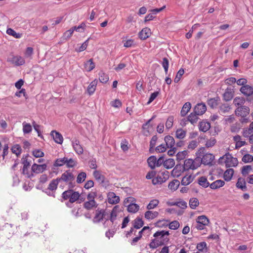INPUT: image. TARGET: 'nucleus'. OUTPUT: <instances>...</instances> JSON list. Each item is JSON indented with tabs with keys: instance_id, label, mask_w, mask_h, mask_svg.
I'll list each match as a JSON object with an SVG mask.
<instances>
[{
	"instance_id": "4c0bfd02",
	"label": "nucleus",
	"mask_w": 253,
	"mask_h": 253,
	"mask_svg": "<svg viewBox=\"0 0 253 253\" xmlns=\"http://www.w3.org/2000/svg\"><path fill=\"white\" fill-rule=\"evenodd\" d=\"M198 252L206 253L208 249L207 248V243L205 242H202L197 244L196 246Z\"/></svg>"
},
{
	"instance_id": "49530a36",
	"label": "nucleus",
	"mask_w": 253,
	"mask_h": 253,
	"mask_svg": "<svg viewBox=\"0 0 253 253\" xmlns=\"http://www.w3.org/2000/svg\"><path fill=\"white\" fill-rule=\"evenodd\" d=\"M179 184L180 182L178 180H173L169 183V188L171 190L175 191L178 188Z\"/></svg>"
},
{
	"instance_id": "9d476101",
	"label": "nucleus",
	"mask_w": 253,
	"mask_h": 253,
	"mask_svg": "<svg viewBox=\"0 0 253 253\" xmlns=\"http://www.w3.org/2000/svg\"><path fill=\"white\" fill-rule=\"evenodd\" d=\"M214 160V156L211 153H207L203 156L202 158L200 157V165L202 163L205 165H211Z\"/></svg>"
},
{
	"instance_id": "ddd939ff",
	"label": "nucleus",
	"mask_w": 253,
	"mask_h": 253,
	"mask_svg": "<svg viewBox=\"0 0 253 253\" xmlns=\"http://www.w3.org/2000/svg\"><path fill=\"white\" fill-rule=\"evenodd\" d=\"M185 170L182 166L177 165L172 170L171 174L173 177H178L180 176Z\"/></svg>"
},
{
	"instance_id": "8fccbe9b",
	"label": "nucleus",
	"mask_w": 253,
	"mask_h": 253,
	"mask_svg": "<svg viewBox=\"0 0 253 253\" xmlns=\"http://www.w3.org/2000/svg\"><path fill=\"white\" fill-rule=\"evenodd\" d=\"M67 157L57 159L54 164L55 167H61L64 165H66Z\"/></svg>"
},
{
	"instance_id": "6e6d98bb",
	"label": "nucleus",
	"mask_w": 253,
	"mask_h": 253,
	"mask_svg": "<svg viewBox=\"0 0 253 253\" xmlns=\"http://www.w3.org/2000/svg\"><path fill=\"white\" fill-rule=\"evenodd\" d=\"M159 201L157 199H154L150 201L149 204L147 206V209L149 210L156 208L159 204Z\"/></svg>"
},
{
	"instance_id": "e2e57ef3",
	"label": "nucleus",
	"mask_w": 253,
	"mask_h": 253,
	"mask_svg": "<svg viewBox=\"0 0 253 253\" xmlns=\"http://www.w3.org/2000/svg\"><path fill=\"white\" fill-rule=\"evenodd\" d=\"M187 154L188 152L186 150L178 152L176 155L177 159L179 161L184 159Z\"/></svg>"
},
{
	"instance_id": "cd10ccee",
	"label": "nucleus",
	"mask_w": 253,
	"mask_h": 253,
	"mask_svg": "<svg viewBox=\"0 0 253 253\" xmlns=\"http://www.w3.org/2000/svg\"><path fill=\"white\" fill-rule=\"evenodd\" d=\"M97 80L95 79L91 82L88 86L87 90L89 95H91L94 92L97 84Z\"/></svg>"
},
{
	"instance_id": "9b49d317",
	"label": "nucleus",
	"mask_w": 253,
	"mask_h": 253,
	"mask_svg": "<svg viewBox=\"0 0 253 253\" xmlns=\"http://www.w3.org/2000/svg\"><path fill=\"white\" fill-rule=\"evenodd\" d=\"M72 145L74 150L76 154L79 155H82L84 153V149L80 144V141L77 138H74L72 140Z\"/></svg>"
},
{
	"instance_id": "c85d7f7f",
	"label": "nucleus",
	"mask_w": 253,
	"mask_h": 253,
	"mask_svg": "<svg viewBox=\"0 0 253 253\" xmlns=\"http://www.w3.org/2000/svg\"><path fill=\"white\" fill-rule=\"evenodd\" d=\"M225 182L222 180H217L210 184V188L212 189H216L222 187Z\"/></svg>"
},
{
	"instance_id": "09e8293b",
	"label": "nucleus",
	"mask_w": 253,
	"mask_h": 253,
	"mask_svg": "<svg viewBox=\"0 0 253 253\" xmlns=\"http://www.w3.org/2000/svg\"><path fill=\"white\" fill-rule=\"evenodd\" d=\"M198 183L201 186L205 188H207L209 186H210V184L207 179L204 176L199 178Z\"/></svg>"
},
{
	"instance_id": "774afa93",
	"label": "nucleus",
	"mask_w": 253,
	"mask_h": 253,
	"mask_svg": "<svg viewBox=\"0 0 253 253\" xmlns=\"http://www.w3.org/2000/svg\"><path fill=\"white\" fill-rule=\"evenodd\" d=\"M179 227V223L176 220L173 221L169 223V228L170 229L176 230Z\"/></svg>"
},
{
	"instance_id": "13d9d810",
	"label": "nucleus",
	"mask_w": 253,
	"mask_h": 253,
	"mask_svg": "<svg viewBox=\"0 0 253 253\" xmlns=\"http://www.w3.org/2000/svg\"><path fill=\"white\" fill-rule=\"evenodd\" d=\"M157 137L156 135H154L150 141V149L149 151L150 153H153L154 151V148L156 145V141L157 140Z\"/></svg>"
},
{
	"instance_id": "79ce46f5",
	"label": "nucleus",
	"mask_w": 253,
	"mask_h": 253,
	"mask_svg": "<svg viewBox=\"0 0 253 253\" xmlns=\"http://www.w3.org/2000/svg\"><path fill=\"white\" fill-rule=\"evenodd\" d=\"M175 165L174 159L169 158L165 160L164 166L167 169L172 168Z\"/></svg>"
},
{
	"instance_id": "3c124183",
	"label": "nucleus",
	"mask_w": 253,
	"mask_h": 253,
	"mask_svg": "<svg viewBox=\"0 0 253 253\" xmlns=\"http://www.w3.org/2000/svg\"><path fill=\"white\" fill-rule=\"evenodd\" d=\"M245 102V100L244 98L240 97H236L233 100L234 105L238 107L242 106Z\"/></svg>"
},
{
	"instance_id": "0e129e2a",
	"label": "nucleus",
	"mask_w": 253,
	"mask_h": 253,
	"mask_svg": "<svg viewBox=\"0 0 253 253\" xmlns=\"http://www.w3.org/2000/svg\"><path fill=\"white\" fill-rule=\"evenodd\" d=\"M184 70L182 68L180 69L178 71L176 76L174 79V82L176 83H178L179 81L180 80L181 77L184 74Z\"/></svg>"
},
{
	"instance_id": "393cba45",
	"label": "nucleus",
	"mask_w": 253,
	"mask_h": 253,
	"mask_svg": "<svg viewBox=\"0 0 253 253\" xmlns=\"http://www.w3.org/2000/svg\"><path fill=\"white\" fill-rule=\"evenodd\" d=\"M220 99L219 97L212 98L208 100V104L212 108H214L217 107L219 104Z\"/></svg>"
},
{
	"instance_id": "680f3d73",
	"label": "nucleus",
	"mask_w": 253,
	"mask_h": 253,
	"mask_svg": "<svg viewBox=\"0 0 253 253\" xmlns=\"http://www.w3.org/2000/svg\"><path fill=\"white\" fill-rule=\"evenodd\" d=\"M216 142V140L214 138H211L206 141V146L207 148H210L213 146Z\"/></svg>"
},
{
	"instance_id": "bf43d9fd",
	"label": "nucleus",
	"mask_w": 253,
	"mask_h": 253,
	"mask_svg": "<svg viewBox=\"0 0 253 253\" xmlns=\"http://www.w3.org/2000/svg\"><path fill=\"white\" fill-rule=\"evenodd\" d=\"M134 227L136 229H139L143 225V221L141 218L137 217L134 221Z\"/></svg>"
},
{
	"instance_id": "dca6fc26",
	"label": "nucleus",
	"mask_w": 253,
	"mask_h": 253,
	"mask_svg": "<svg viewBox=\"0 0 253 253\" xmlns=\"http://www.w3.org/2000/svg\"><path fill=\"white\" fill-rule=\"evenodd\" d=\"M46 167L47 166L46 164L37 165L36 164H34L32 167V169L34 172L39 173L44 171L46 169Z\"/></svg>"
},
{
	"instance_id": "a211bd4d",
	"label": "nucleus",
	"mask_w": 253,
	"mask_h": 253,
	"mask_svg": "<svg viewBox=\"0 0 253 253\" xmlns=\"http://www.w3.org/2000/svg\"><path fill=\"white\" fill-rule=\"evenodd\" d=\"M108 212L109 213V220L113 223L116 219L118 213L119 212V206H115L110 212Z\"/></svg>"
},
{
	"instance_id": "b1692460",
	"label": "nucleus",
	"mask_w": 253,
	"mask_h": 253,
	"mask_svg": "<svg viewBox=\"0 0 253 253\" xmlns=\"http://www.w3.org/2000/svg\"><path fill=\"white\" fill-rule=\"evenodd\" d=\"M165 141L167 148H172L174 146L175 141L172 136L167 135L165 137Z\"/></svg>"
},
{
	"instance_id": "58836bf2",
	"label": "nucleus",
	"mask_w": 253,
	"mask_h": 253,
	"mask_svg": "<svg viewBox=\"0 0 253 253\" xmlns=\"http://www.w3.org/2000/svg\"><path fill=\"white\" fill-rule=\"evenodd\" d=\"M231 109L230 106L227 103L221 104L219 107V112L220 113H226L228 112Z\"/></svg>"
},
{
	"instance_id": "aec40b11",
	"label": "nucleus",
	"mask_w": 253,
	"mask_h": 253,
	"mask_svg": "<svg viewBox=\"0 0 253 253\" xmlns=\"http://www.w3.org/2000/svg\"><path fill=\"white\" fill-rule=\"evenodd\" d=\"M241 92L247 96H250L253 93V87L249 85H243L240 88Z\"/></svg>"
},
{
	"instance_id": "0eeeda50",
	"label": "nucleus",
	"mask_w": 253,
	"mask_h": 253,
	"mask_svg": "<svg viewBox=\"0 0 253 253\" xmlns=\"http://www.w3.org/2000/svg\"><path fill=\"white\" fill-rule=\"evenodd\" d=\"M162 174L163 175V178H162V176L158 175L156 177L152 179V183L154 185L161 184L165 182L169 177V172L167 170H164L162 172Z\"/></svg>"
},
{
	"instance_id": "f704fd0d",
	"label": "nucleus",
	"mask_w": 253,
	"mask_h": 253,
	"mask_svg": "<svg viewBox=\"0 0 253 253\" xmlns=\"http://www.w3.org/2000/svg\"><path fill=\"white\" fill-rule=\"evenodd\" d=\"M191 108V104L190 102L185 103L181 110L180 114L182 116H185L189 111Z\"/></svg>"
},
{
	"instance_id": "c9c22d12",
	"label": "nucleus",
	"mask_w": 253,
	"mask_h": 253,
	"mask_svg": "<svg viewBox=\"0 0 253 253\" xmlns=\"http://www.w3.org/2000/svg\"><path fill=\"white\" fill-rule=\"evenodd\" d=\"M236 186L239 189H241L242 191H245L247 190V187L246 186V182L244 178H239L238 179V181L236 183Z\"/></svg>"
},
{
	"instance_id": "4468645a",
	"label": "nucleus",
	"mask_w": 253,
	"mask_h": 253,
	"mask_svg": "<svg viewBox=\"0 0 253 253\" xmlns=\"http://www.w3.org/2000/svg\"><path fill=\"white\" fill-rule=\"evenodd\" d=\"M207 110V107L205 103H198L194 107V112L198 115H202Z\"/></svg>"
},
{
	"instance_id": "6ab92c4d",
	"label": "nucleus",
	"mask_w": 253,
	"mask_h": 253,
	"mask_svg": "<svg viewBox=\"0 0 253 253\" xmlns=\"http://www.w3.org/2000/svg\"><path fill=\"white\" fill-rule=\"evenodd\" d=\"M151 35V30L148 28H143L139 33V37L141 40H144Z\"/></svg>"
},
{
	"instance_id": "5701e85b",
	"label": "nucleus",
	"mask_w": 253,
	"mask_h": 253,
	"mask_svg": "<svg viewBox=\"0 0 253 253\" xmlns=\"http://www.w3.org/2000/svg\"><path fill=\"white\" fill-rule=\"evenodd\" d=\"M93 175L95 179L99 183H103L105 181V177L101 174L99 170H95L93 172Z\"/></svg>"
},
{
	"instance_id": "f8f14e48",
	"label": "nucleus",
	"mask_w": 253,
	"mask_h": 253,
	"mask_svg": "<svg viewBox=\"0 0 253 253\" xmlns=\"http://www.w3.org/2000/svg\"><path fill=\"white\" fill-rule=\"evenodd\" d=\"M249 113L250 108L246 106L238 107L235 110L236 114L241 117L246 116Z\"/></svg>"
},
{
	"instance_id": "c756f323",
	"label": "nucleus",
	"mask_w": 253,
	"mask_h": 253,
	"mask_svg": "<svg viewBox=\"0 0 253 253\" xmlns=\"http://www.w3.org/2000/svg\"><path fill=\"white\" fill-rule=\"evenodd\" d=\"M84 68L86 71L90 72L95 68V64L92 59H90L84 64Z\"/></svg>"
},
{
	"instance_id": "864d4df0",
	"label": "nucleus",
	"mask_w": 253,
	"mask_h": 253,
	"mask_svg": "<svg viewBox=\"0 0 253 253\" xmlns=\"http://www.w3.org/2000/svg\"><path fill=\"white\" fill-rule=\"evenodd\" d=\"M12 152L18 156L21 153V148L18 144L13 145L11 149Z\"/></svg>"
},
{
	"instance_id": "de8ad7c7",
	"label": "nucleus",
	"mask_w": 253,
	"mask_h": 253,
	"mask_svg": "<svg viewBox=\"0 0 253 253\" xmlns=\"http://www.w3.org/2000/svg\"><path fill=\"white\" fill-rule=\"evenodd\" d=\"M186 131L182 128H179L177 129L175 132L176 137L181 139L184 138L186 136Z\"/></svg>"
},
{
	"instance_id": "052dcab7",
	"label": "nucleus",
	"mask_w": 253,
	"mask_h": 253,
	"mask_svg": "<svg viewBox=\"0 0 253 253\" xmlns=\"http://www.w3.org/2000/svg\"><path fill=\"white\" fill-rule=\"evenodd\" d=\"M23 131L24 133H29L32 130V126L30 124L26 123V122L23 123Z\"/></svg>"
},
{
	"instance_id": "423d86ee",
	"label": "nucleus",
	"mask_w": 253,
	"mask_h": 253,
	"mask_svg": "<svg viewBox=\"0 0 253 253\" xmlns=\"http://www.w3.org/2000/svg\"><path fill=\"white\" fill-rule=\"evenodd\" d=\"M80 196V194L78 192L74 191L73 190L70 189L64 191L62 194V197L65 200H68L71 203H73L77 201Z\"/></svg>"
},
{
	"instance_id": "7c9ffc66",
	"label": "nucleus",
	"mask_w": 253,
	"mask_h": 253,
	"mask_svg": "<svg viewBox=\"0 0 253 253\" xmlns=\"http://www.w3.org/2000/svg\"><path fill=\"white\" fill-rule=\"evenodd\" d=\"M211 127V125L210 123L202 121L199 123V129L200 130L206 132L210 129Z\"/></svg>"
},
{
	"instance_id": "a878e982",
	"label": "nucleus",
	"mask_w": 253,
	"mask_h": 253,
	"mask_svg": "<svg viewBox=\"0 0 253 253\" xmlns=\"http://www.w3.org/2000/svg\"><path fill=\"white\" fill-rule=\"evenodd\" d=\"M159 213L156 211H148L144 214L145 217L148 220H152L158 216Z\"/></svg>"
},
{
	"instance_id": "f3484780",
	"label": "nucleus",
	"mask_w": 253,
	"mask_h": 253,
	"mask_svg": "<svg viewBox=\"0 0 253 253\" xmlns=\"http://www.w3.org/2000/svg\"><path fill=\"white\" fill-rule=\"evenodd\" d=\"M194 176L192 174H187L182 179L181 184L186 186L190 184L194 179Z\"/></svg>"
},
{
	"instance_id": "72a5a7b5",
	"label": "nucleus",
	"mask_w": 253,
	"mask_h": 253,
	"mask_svg": "<svg viewBox=\"0 0 253 253\" xmlns=\"http://www.w3.org/2000/svg\"><path fill=\"white\" fill-rule=\"evenodd\" d=\"M233 97V92L230 89H226L225 92L223 94V99L226 101L231 100Z\"/></svg>"
},
{
	"instance_id": "4d7b16f0",
	"label": "nucleus",
	"mask_w": 253,
	"mask_h": 253,
	"mask_svg": "<svg viewBox=\"0 0 253 253\" xmlns=\"http://www.w3.org/2000/svg\"><path fill=\"white\" fill-rule=\"evenodd\" d=\"M6 33L9 35H11L17 39L20 38L22 36L21 34L17 33L14 30L11 28H8L7 29Z\"/></svg>"
},
{
	"instance_id": "e433bc0d",
	"label": "nucleus",
	"mask_w": 253,
	"mask_h": 253,
	"mask_svg": "<svg viewBox=\"0 0 253 253\" xmlns=\"http://www.w3.org/2000/svg\"><path fill=\"white\" fill-rule=\"evenodd\" d=\"M252 133H253V122L250 124L248 128L244 129L243 135L245 137H248Z\"/></svg>"
},
{
	"instance_id": "c03bdc74",
	"label": "nucleus",
	"mask_w": 253,
	"mask_h": 253,
	"mask_svg": "<svg viewBox=\"0 0 253 253\" xmlns=\"http://www.w3.org/2000/svg\"><path fill=\"white\" fill-rule=\"evenodd\" d=\"M189 206L192 209H195L199 205V202L196 198H191L189 200Z\"/></svg>"
},
{
	"instance_id": "20e7f679",
	"label": "nucleus",
	"mask_w": 253,
	"mask_h": 253,
	"mask_svg": "<svg viewBox=\"0 0 253 253\" xmlns=\"http://www.w3.org/2000/svg\"><path fill=\"white\" fill-rule=\"evenodd\" d=\"M220 162H223L227 168L236 167L237 166L238 161L237 158L233 157L231 154L227 153L220 157L219 159Z\"/></svg>"
},
{
	"instance_id": "39448f33",
	"label": "nucleus",
	"mask_w": 253,
	"mask_h": 253,
	"mask_svg": "<svg viewBox=\"0 0 253 253\" xmlns=\"http://www.w3.org/2000/svg\"><path fill=\"white\" fill-rule=\"evenodd\" d=\"M96 194L95 192H91L87 195V201L84 203V207L87 210H90L97 208L98 204L95 201L94 198Z\"/></svg>"
},
{
	"instance_id": "6e6552de",
	"label": "nucleus",
	"mask_w": 253,
	"mask_h": 253,
	"mask_svg": "<svg viewBox=\"0 0 253 253\" xmlns=\"http://www.w3.org/2000/svg\"><path fill=\"white\" fill-rule=\"evenodd\" d=\"M169 235V231L161 230L156 232L155 233H154L153 236L155 238H159L160 240L166 244L169 241V238L168 237Z\"/></svg>"
},
{
	"instance_id": "603ef678",
	"label": "nucleus",
	"mask_w": 253,
	"mask_h": 253,
	"mask_svg": "<svg viewBox=\"0 0 253 253\" xmlns=\"http://www.w3.org/2000/svg\"><path fill=\"white\" fill-rule=\"evenodd\" d=\"M77 165V162L76 160L72 158L69 159L67 157V161H66V167L69 168H72L74 167L75 166H76Z\"/></svg>"
},
{
	"instance_id": "a18cd8bd",
	"label": "nucleus",
	"mask_w": 253,
	"mask_h": 253,
	"mask_svg": "<svg viewBox=\"0 0 253 253\" xmlns=\"http://www.w3.org/2000/svg\"><path fill=\"white\" fill-rule=\"evenodd\" d=\"M198 115H197L194 112V113H191L188 117L187 120L188 121H189L192 124H194L195 123H196L198 120Z\"/></svg>"
},
{
	"instance_id": "412c9836",
	"label": "nucleus",
	"mask_w": 253,
	"mask_h": 253,
	"mask_svg": "<svg viewBox=\"0 0 253 253\" xmlns=\"http://www.w3.org/2000/svg\"><path fill=\"white\" fill-rule=\"evenodd\" d=\"M108 202L111 204H116L120 201V198L114 192H110L108 194Z\"/></svg>"
},
{
	"instance_id": "a19ab883",
	"label": "nucleus",
	"mask_w": 253,
	"mask_h": 253,
	"mask_svg": "<svg viewBox=\"0 0 253 253\" xmlns=\"http://www.w3.org/2000/svg\"><path fill=\"white\" fill-rule=\"evenodd\" d=\"M147 162L149 166L151 168V169H154L156 166V157L154 156H150L147 159Z\"/></svg>"
},
{
	"instance_id": "2f4dec72",
	"label": "nucleus",
	"mask_w": 253,
	"mask_h": 253,
	"mask_svg": "<svg viewBox=\"0 0 253 253\" xmlns=\"http://www.w3.org/2000/svg\"><path fill=\"white\" fill-rule=\"evenodd\" d=\"M234 174V170L232 169H227L224 173L223 178L226 181H230Z\"/></svg>"
},
{
	"instance_id": "f257e3e1",
	"label": "nucleus",
	"mask_w": 253,
	"mask_h": 253,
	"mask_svg": "<svg viewBox=\"0 0 253 253\" xmlns=\"http://www.w3.org/2000/svg\"><path fill=\"white\" fill-rule=\"evenodd\" d=\"M92 220L95 223L102 222L104 228H106L109 226V213L103 209H98L95 211Z\"/></svg>"
},
{
	"instance_id": "338daca9",
	"label": "nucleus",
	"mask_w": 253,
	"mask_h": 253,
	"mask_svg": "<svg viewBox=\"0 0 253 253\" xmlns=\"http://www.w3.org/2000/svg\"><path fill=\"white\" fill-rule=\"evenodd\" d=\"M253 161V157L250 154H246L242 158V161L245 163H250Z\"/></svg>"
},
{
	"instance_id": "1a4fd4ad",
	"label": "nucleus",
	"mask_w": 253,
	"mask_h": 253,
	"mask_svg": "<svg viewBox=\"0 0 253 253\" xmlns=\"http://www.w3.org/2000/svg\"><path fill=\"white\" fill-rule=\"evenodd\" d=\"M7 61L16 66H21L25 64L24 58L20 56H12L7 59Z\"/></svg>"
},
{
	"instance_id": "bb28decb",
	"label": "nucleus",
	"mask_w": 253,
	"mask_h": 253,
	"mask_svg": "<svg viewBox=\"0 0 253 253\" xmlns=\"http://www.w3.org/2000/svg\"><path fill=\"white\" fill-rule=\"evenodd\" d=\"M59 183H60V182L58 178L52 180L48 185V189L51 191H55Z\"/></svg>"
},
{
	"instance_id": "ea45409f",
	"label": "nucleus",
	"mask_w": 253,
	"mask_h": 253,
	"mask_svg": "<svg viewBox=\"0 0 253 253\" xmlns=\"http://www.w3.org/2000/svg\"><path fill=\"white\" fill-rule=\"evenodd\" d=\"M127 207V211L129 212L135 213L139 209V206L137 204L134 203H131L129 204Z\"/></svg>"
},
{
	"instance_id": "69168bd1",
	"label": "nucleus",
	"mask_w": 253,
	"mask_h": 253,
	"mask_svg": "<svg viewBox=\"0 0 253 253\" xmlns=\"http://www.w3.org/2000/svg\"><path fill=\"white\" fill-rule=\"evenodd\" d=\"M162 66L165 70V72L166 73V74H167L168 72V68H169V60L168 59L165 57L163 59V61H162Z\"/></svg>"
},
{
	"instance_id": "7ed1b4c3",
	"label": "nucleus",
	"mask_w": 253,
	"mask_h": 253,
	"mask_svg": "<svg viewBox=\"0 0 253 253\" xmlns=\"http://www.w3.org/2000/svg\"><path fill=\"white\" fill-rule=\"evenodd\" d=\"M75 175L70 170H66L63 173L60 177H58L61 184L63 183L72 188L74 187Z\"/></svg>"
},
{
	"instance_id": "37998d69",
	"label": "nucleus",
	"mask_w": 253,
	"mask_h": 253,
	"mask_svg": "<svg viewBox=\"0 0 253 253\" xmlns=\"http://www.w3.org/2000/svg\"><path fill=\"white\" fill-rule=\"evenodd\" d=\"M99 80L102 83L105 84L109 80L108 75L102 71L99 73Z\"/></svg>"
},
{
	"instance_id": "2eb2a0df",
	"label": "nucleus",
	"mask_w": 253,
	"mask_h": 253,
	"mask_svg": "<svg viewBox=\"0 0 253 253\" xmlns=\"http://www.w3.org/2000/svg\"><path fill=\"white\" fill-rule=\"evenodd\" d=\"M50 135L56 143L60 144L63 143V137L59 132L55 130H52L50 133Z\"/></svg>"
},
{
	"instance_id": "5fc2aeb1",
	"label": "nucleus",
	"mask_w": 253,
	"mask_h": 253,
	"mask_svg": "<svg viewBox=\"0 0 253 253\" xmlns=\"http://www.w3.org/2000/svg\"><path fill=\"white\" fill-rule=\"evenodd\" d=\"M86 177V173L84 172H81L78 174L76 181L78 183H82L85 180Z\"/></svg>"
},
{
	"instance_id": "4be33fe9",
	"label": "nucleus",
	"mask_w": 253,
	"mask_h": 253,
	"mask_svg": "<svg viewBox=\"0 0 253 253\" xmlns=\"http://www.w3.org/2000/svg\"><path fill=\"white\" fill-rule=\"evenodd\" d=\"M165 244L163 242H162L159 238H155L152 240L151 242L149 244V247L152 249H156L160 246H162Z\"/></svg>"
},
{
	"instance_id": "473e14b6",
	"label": "nucleus",
	"mask_w": 253,
	"mask_h": 253,
	"mask_svg": "<svg viewBox=\"0 0 253 253\" xmlns=\"http://www.w3.org/2000/svg\"><path fill=\"white\" fill-rule=\"evenodd\" d=\"M209 219L207 218L206 215H200L196 219V222L199 223L201 224L208 225L209 223Z\"/></svg>"
},
{
	"instance_id": "f03ea898",
	"label": "nucleus",
	"mask_w": 253,
	"mask_h": 253,
	"mask_svg": "<svg viewBox=\"0 0 253 253\" xmlns=\"http://www.w3.org/2000/svg\"><path fill=\"white\" fill-rule=\"evenodd\" d=\"M204 150V147H201L197 152L199 154V156L197 157L194 159H186L184 160V164L182 166L185 170H188L189 169L195 170L200 166V154L203 153Z\"/></svg>"
}]
</instances>
